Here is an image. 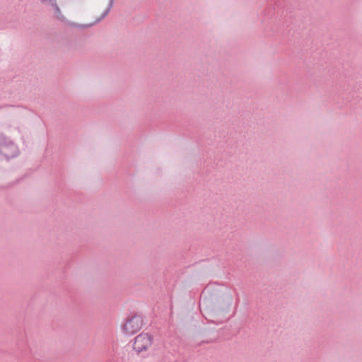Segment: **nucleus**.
Returning <instances> with one entry per match:
<instances>
[{"instance_id": "obj_1", "label": "nucleus", "mask_w": 362, "mask_h": 362, "mask_svg": "<svg viewBox=\"0 0 362 362\" xmlns=\"http://www.w3.org/2000/svg\"><path fill=\"white\" fill-rule=\"evenodd\" d=\"M233 303V296L229 293L214 296L211 300L203 298L202 305L212 311L227 312Z\"/></svg>"}, {"instance_id": "obj_2", "label": "nucleus", "mask_w": 362, "mask_h": 362, "mask_svg": "<svg viewBox=\"0 0 362 362\" xmlns=\"http://www.w3.org/2000/svg\"><path fill=\"white\" fill-rule=\"evenodd\" d=\"M19 153L17 144L5 134H0V156L10 159L16 157Z\"/></svg>"}, {"instance_id": "obj_3", "label": "nucleus", "mask_w": 362, "mask_h": 362, "mask_svg": "<svg viewBox=\"0 0 362 362\" xmlns=\"http://www.w3.org/2000/svg\"><path fill=\"white\" fill-rule=\"evenodd\" d=\"M153 337L148 333H141L134 339L133 348L138 352L147 351L153 344Z\"/></svg>"}, {"instance_id": "obj_4", "label": "nucleus", "mask_w": 362, "mask_h": 362, "mask_svg": "<svg viewBox=\"0 0 362 362\" xmlns=\"http://www.w3.org/2000/svg\"><path fill=\"white\" fill-rule=\"evenodd\" d=\"M142 325V317L139 315H134L127 320L122 326V330L125 334L131 335L139 331Z\"/></svg>"}, {"instance_id": "obj_5", "label": "nucleus", "mask_w": 362, "mask_h": 362, "mask_svg": "<svg viewBox=\"0 0 362 362\" xmlns=\"http://www.w3.org/2000/svg\"><path fill=\"white\" fill-rule=\"evenodd\" d=\"M107 11H108L106 10L101 15H100V16H95L94 21H93L90 23H88L86 26H91V25H94L95 23H98V21H100L107 13Z\"/></svg>"}, {"instance_id": "obj_6", "label": "nucleus", "mask_w": 362, "mask_h": 362, "mask_svg": "<svg viewBox=\"0 0 362 362\" xmlns=\"http://www.w3.org/2000/svg\"><path fill=\"white\" fill-rule=\"evenodd\" d=\"M56 10H57V12L59 13V8L57 6H56Z\"/></svg>"}]
</instances>
